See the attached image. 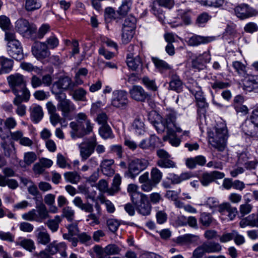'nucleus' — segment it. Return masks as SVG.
Here are the masks:
<instances>
[{"label":"nucleus","mask_w":258,"mask_h":258,"mask_svg":"<svg viewBox=\"0 0 258 258\" xmlns=\"http://www.w3.org/2000/svg\"><path fill=\"white\" fill-rule=\"evenodd\" d=\"M209 143L219 151H223L226 145L228 139V131L223 122L217 123L212 130L208 132Z\"/></svg>","instance_id":"1"},{"label":"nucleus","mask_w":258,"mask_h":258,"mask_svg":"<svg viewBox=\"0 0 258 258\" xmlns=\"http://www.w3.org/2000/svg\"><path fill=\"white\" fill-rule=\"evenodd\" d=\"M150 174V179L148 172H145L139 178V182L141 184V188L145 192H149L156 187L161 182L163 176L162 172L157 167H153L151 169Z\"/></svg>","instance_id":"2"},{"label":"nucleus","mask_w":258,"mask_h":258,"mask_svg":"<svg viewBox=\"0 0 258 258\" xmlns=\"http://www.w3.org/2000/svg\"><path fill=\"white\" fill-rule=\"evenodd\" d=\"M34 199L36 202L35 209L24 213L22 215V217L25 220L41 223L50 217L49 211L45 204L41 201L38 202V199L36 197Z\"/></svg>","instance_id":"3"},{"label":"nucleus","mask_w":258,"mask_h":258,"mask_svg":"<svg viewBox=\"0 0 258 258\" xmlns=\"http://www.w3.org/2000/svg\"><path fill=\"white\" fill-rule=\"evenodd\" d=\"M52 94L55 95V98L58 101L57 109L61 111L63 117H68L70 112L75 110V105L70 100L67 98L65 93L52 91Z\"/></svg>","instance_id":"4"},{"label":"nucleus","mask_w":258,"mask_h":258,"mask_svg":"<svg viewBox=\"0 0 258 258\" xmlns=\"http://www.w3.org/2000/svg\"><path fill=\"white\" fill-rule=\"evenodd\" d=\"M133 197L132 202L138 213L144 216L150 215L152 207L147 196L135 194Z\"/></svg>","instance_id":"5"},{"label":"nucleus","mask_w":258,"mask_h":258,"mask_svg":"<svg viewBox=\"0 0 258 258\" xmlns=\"http://www.w3.org/2000/svg\"><path fill=\"white\" fill-rule=\"evenodd\" d=\"M73 203L75 206L86 213H90L87 216V221L91 220L90 224L92 226L98 225L100 223L99 216L94 213L93 205L88 203H83L82 199L79 197H76L73 201Z\"/></svg>","instance_id":"6"},{"label":"nucleus","mask_w":258,"mask_h":258,"mask_svg":"<svg viewBox=\"0 0 258 258\" xmlns=\"http://www.w3.org/2000/svg\"><path fill=\"white\" fill-rule=\"evenodd\" d=\"M149 162L145 159H135L132 160L128 164V169L124 173V176L134 179L141 171L147 168Z\"/></svg>","instance_id":"7"},{"label":"nucleus","mask_w":258,"mask_h":258,"mask_svg":"<svg viewBox=\"0 0 258 258\" xmlns=\"http://www.w3.org/2000/svg\"><path fill=\"white\" fill-rule=\"evenodd\" d=\"M16 30L24 37L32 38L36 32L37 27L23 18L19 19L15 23Z\"/></svg>","instance_id":"8"},{"label":"nucleus","mask_w":258,"mask_h":258,"mask_svg":"<svg viewBox=\"0 0 258 258\" xmlns=\"http://www.w3.org/2000/svg\"><path fill=\"white\" fill-rule=\"evenodd\" d=\"M157 155L159 159L157 161V165L163 168H176V164L171 158V155L163 149L157 151Z\"/></svg>","instance_id":"9"},{"label":"nucleus","mask_w":258,"mask_h":258,"mask_svg":"<svg viewBox=\"0 0 258 258\" xmlns=\"http://www.w3.org/2000/svg\"><path fill=\"white\" fill-rule=\"evenodd\" d=\"M162 119L167 127V134L168 136H174L175 135V130L176 132H181L182 130L177 125L176 123V115L174 112H169Z\"/></svg>","instance_id":"10"},{"label":"nucleus","mask_w":258,"mask_h":258,"mask_svg":"<svg viewBox=\"0 0 258 258\" xmlns=\"http://www.w3.org/2000/svg\"><path fill=\"white\" fill-rule=\"evenodd\" d=\"M174 4V0H156L151 6V12L159 18L160 21H162L164 16L160 7L171 8Z\"/></svg>","instance_id":"11"},{"label":"nucleus","mask_w":258,"mask_h":258,"mask_svg":"<svg viewBox=\"0 0 258 258\" xmlns=\"http://www.w3.org/2000/svg\"><path fill=\"white\" fill-rule=\"evenodd\" d=\"M127 93L123 90H115L112 92L111 105L116 108H124L128 104Z\"/></svg>","instance_id":"12"},{"label":"nucleus","mask_w":258,"mask_h":258,"mask_svg":"<svg viewBox=\"0 0 258 258\" xmlns=\"http://www.w3.org/2000/svg\"><path fill=\"white\" fill-rule=\"evenodd\" d=\"M75 87V84L72 82L70 77H61L54 83L51 92L54 91L55 92L62 93L64 90H72Z\"/></svg>","instance_id":"13"},{"label":"nucleus","mask_w":258,"mask_h":258,"mask_svg":"<svg viewBox=\"0 0 258 258\" xmlns=\"http://www.w3.org/2000/svg\"><path fill=\"white\" fill-rule=\"evenodd\" d=\"M70 127L71 128L70 135L72 139L82 138L84 136L90 134L93 129L89 128L88 130L87 127H84V125L78 124L76 121H72L70 122Z\"/></svg>","instance_id":"14"},{"label":"nucleus","mask_w":258,"mask_h":258,"mask_svg":"<svg viewBox=\"0 0 258 258\" xmlns=\"http://www.w3.org/2000/svg\"><path fill=\"white\" fill-rule=\"evenodd\" d=\"M97 144L94 138L91 141L82 143L79 145L80 156L82 161L86 160L94 152Z\"/></svg>","instance_id":"15"},{"label":"nucleus","mask_w":258,"mask_h":258,"mask_svg":"<svg viewBox=\"0 0 258 258\" xmlns=\"http://www.w3.org/2000/svg\"><path fill=\"white\" fill-rule=\"evenodd\" d=\"M9 86L14 92L15 89H19L26 87V82L24 76L19 73L11 75L7 77Z\"/></svg>","instance_id":"16"},{"label":"nucleus","mask_w":258,"mask_h":258,"mask_svg":"<svg viewBox=\"0 0 258 258\" xmlns=\"http://www.w3.org/2000/svg\"><path fill=\"white\" fill-rule=\"evenodd\" d=\"M32 52L38 59H44L48 57L50 52L45 42H36L32 47Z\"/></svg>","instance_id":"17"},{"label":"nucleus","mask_w":258,"mask_h":258,"mask_svg":"<svg viewBox=\"0 0 258 258\" xmlns=\"http://www.w3.org/2000/svg\"><path fill=\"white\" fill-rule=\"evenodd\" d=\"M8 52L9 55L17 60H20L23 58V49L19 41H14L13 43H8Z\"/></svg>","instance_id":"18"},{"label":"nucleus","mask_w":258,"mask_h":258,"mask_svg":"<svg viewBox=\"0 0 258 258\" xmlns=\"http://www.w3.org/2000/svg\"><path fill=\"white\" fill-rule=\"evenodd\" d=\"M210 60L211 55L207 52H205L199 55L193 56L191 60V67L196 69H203L205 64L209 62Z\"/></svg>","instance_id":"19"},{"label":"nucleus","mask_w":258,"mask_h":258,"mask_svg":"<svg viewBox=\"0 0 258 258\" xmlns=\"http://www.w3.org/2000/svg\"><path fill=\"white\" fill-rule=\"evenodd\" d=\"M159 141V138L154 135H152L149 138L142 140L139 144V147L143 150L153 152Z\"/></svg>","instance_id":"20"},{"label":"nucleus","mask_w":258,"mask_h":258,"mask_svg":"<svg viewBox=\"0 0 258 258\" xmlns=\"http://www.w3.org/2000/svg\"><path fill=\"white\" fill-rule=\"evenodd\" d=\"M126 62L128 68L132 71H137L143 67V60L141 56L132 53L127 55Z\"/></svg>","instance_id":"21"},{"label":"nucleus","mask_w":258,"mask_h":258,"mask_svg":"<svg viewBox=\"0 0 258 258\" xmlns=\"http://www.w3.org/2000/svg\"><path fill=\"white\" fill-rule=\"evenodd\" d=\"M13 93L15 95L13 101L14 104H19L23 102H27L30 99V93L27 87L21 88L18 90L15 89Z\"/></svg>","instance_id":"22"},{"label":"nucleus","mask_w":258,"mask_h":258,"mask_svg":"<svg viewBox=\"0 0 258 258\" xmlns=\"http://www.w3.org/2000/svg\"><path fill=\"white\" fill-rule=\"evenodd\" d=\"M225 176L223 172L214 171L210 173H204L200 177V181L203 186H206L214 181L215 179H222Z\"/></svg>","instance_id":"23"},{"label":"nucleus","mask_w":258,"mask_h":258,"mask_svg":"<svg viewBox=\"0 0 258 258\" xmlns=\"http://www.w3.org/2000/svg\"><path fill=\"white\" fill-rule=\"evenodd\" d=\"M130 94L132 98L138 101L144 102L148 97V94L140 86H134Z\"/></svg>","instance_id":"24"},{"label":"nucleus","mask_w":258,"mask_h":258,"mask_svg":"<svg viewBox=\"0 0 258 258\" xmlns=\"http://www.w3.org/2000/svg\"><path fill=\"white\" fill-rule=\"evenodd\" d=\"M236 16L240 19H245L253 15V10L247 5L241 4L235 7Z\"/></svg>","instance_id":"25"},{"label":"nucleus","mask_w":258,"mask_h":258,"mask_svg":"<svg viewBox=\"0 0 258 258\" xmlns=\"http://www.w3.org/2000/svg\"><path fill=\"white\" fill-rule=\"evenodd\" d=\"M239 225L241 228H244L247 226L258 227V212L251 214L242 219L240 221Z\"/></svg>","instance_id":"26"},{"label":"nucleus","mask_w":258,"mask_h":258,"mask_svg":"<svg viewBox=\"0 0 258 258\" xmlns=\"http://www.w3.org/2000/svg\"><path fill=\"white\" fill-rule=\"evenodd\" d=\"M30 117L34 123L39 122L43 118V112L42 107L37 104H33L30 107Z\"/></svg>","instance_id":"27"},{"label":"nucleus","mask_w":258,"mask_h":258,"mask_svg":"<svg viewBox=\"0 0 258 258\" xmlns=\"http://www.w3.org/2000/svg\"><path fill=\"white\" fill-rule=\"evenodd\" d=\"M66 248V245L64 243H56L55 242H52L49 244L45 249L51 254H54L57 252H59L62 256L66 257L67 255V253L65 251Z\"/></svg>","instance_id":"28"},{"label":"nucleus","mask_w":258,"mask_h":258,"mask_svg":"<svg viewBox=\"0 0 258 258\" xmlns=\"http://www.w3.org/2000/svg\"><path fill=\"white\" fill-rule=\"evenodd\" d=\"M199 239V237L197 235L186 234L177 237L174 242L179 245L193 243L197 242Z\"/></svg>","instance_id":"29"},{"label":"nucleus","mask_w":258,"mask_h":258,"mask_svg":"<svg viewBox=\"0 0 258 258\" xmlns=\"http://www.w3.org/2000/svg\"><path fill=\"white\" fill-rule=\"evenodd\" d=\"M213 40L210 37H203L199 35H193L188 38L186 41L187 44L191 46H198L201 44L208 43Z\"/></svg>","instance_id":"30"},{"label":"nucleus","mask_w":258,"mask_h":258,"mask_svg":"<svg viewBox=\"0 0 258 258\" xmlns=\"http://www.w3.org/2000/svg\"><path fill=\"white\" fill-rule=\"evenodd\" d=\"M114 160L113 159H104L101 163L100 167L103 174L107 176H111L114 173L113 168Z\"/></svg>","instance_id":"31"},{"label":"nucleus","mask_w":258,"mask_h":258,"mask_svg":"<svg viewBox=\"0 0 258 258\" xmlns=\"http://www.w3.org/2000/svg\"><path fill=\"white\" fill-rule=\"evenodd\" d=\"M206 158L201 155L197 156L194 158H189L186 159L185 164L186 166L190 169H194L197 165L203 166L206 163Z\"/></svg>","instance_id":"32"},{"label":"nucleus","mask_w":258,"mask_h":258,"mask_svg":"<svg viewBox=\"0 0 258 258\" xmlns=\"http://www.w3.org/2000/svg\"><path fill=\"white\" fill-rule=\"evenodd\" d=\"M13 67V61L4 56L0 57V75L9 73Z\"/></svg>","instance_id":"33"},{"label":"nucleus","mask_w":258,"mask_h":258,"mask_svg":"<svg viewBox=\"0 0 258 258\" xmlns=\"http://www.w3.org/2000/svg\"><path fill=\"white\" fill-rule=\"evenodd\" d=\"M152 60L155 68L161 73L170 70L172 69L171 66L167 62L158 57H152Z\"/></svg>","instance_id":"34"},{"label":"nucleus","mask_w":258,"mask_h":258,"mask_svg":"<svg viewBox=\"0 0 258 258\" xmlns=\"http://www.w3.org/2000/svg\"><path fill=\"white\" fill-rule=\"evenodd\" d=\"M258 127L254 124L250 120L246 121L242 125L243 132L246 135L253 137L257 135Z\"/></svg>","instance_id":"35"},{"label":"nucleus","mask_w":258,"mask_h":258,"mask_svg":"<svg viewBox=\"0 0 258 258\" xmlns=\"http://www.w3.org/2000/svg\"><path fill=\"white\" fill-rule=\"evenodd\" d=\"M132 5V1L124 0L122 2L121 5L118 8L116 12L120 19L124 17L130 12Z\"/></svg>","instance_id":"36"},{"label":"nucleus","mask_w":258,"mask_h":258,"mask_svg":"<svg viewBox=\"0 0 258 258\" xmlns=\"http://www.w3.org/2000/svg\"><path fill=\"white\" fill-rule=\"evenodd\" d=\"M72 90V96L73 98L76 101H85L87 100L86 95L87 92L82 87L78 88Z\"/></svg>","instance_id":"37"},{"label":"nucleus","mask_w":258,"mask_h":258,"mask_svg":"<svg viewBox=\"0 0 258 258\" xmlns=\"http://www.w3.org/2000/svg\"><path fill=\"white\" fill-rule=\"evenodd\" d=\"M37 240L39 243L45 245L50 242V235L42 226L38 229Z\"/></svg>","instance_id":"38"},{"label":"nucleus","mask_w":258,"mask_h":258,"mask_svg":"<svg viewBox=\"0 0 258 258\" xmlns=\"http://www.w3.org/2000/svg\"><path fill=\"white\" fill-rule=\"evenodd\" d=\"M61 221V218L59 215L54 216L52 219H48L45 224L52 232H55L57 231L59 227V224Z\"/></svg>","instance_id":"39"},{"label":"nucleus","mask_w":258,"mask_h":258,"mask_svg":"<svg viewBox=\"0 0 258 258\" xmlns=\"http://www.w3.org/2000/svg\"><path fill=\"white\" fill-rule=\"evenodd\" d=\"M206 253L219 252L221 250V245L215 242H208L203 243Z\"/></svg>","instance_id":"40"},{"label":"nucleus","mask_w":258,"mask_h":258,"mask_svg":"<svg viewBox=\"0 0 258 258\" xmlns=\"http://www.w3.org/2000/svg\"><path fill=\"white\" fill-rule=\"evenodd\" d=\"M76 123L78 124H82V125H86L87 127V129L89 128H93V124L91 123L90 120L88 118L87 115L83 112H80L77 114L76 117Z\"/></svg>","instance_id":"41"},{"label":"nucleus","mask_w":258,"mask_h":258,"mask_svg":"<svg viewBox=\"0 0 258 258\" xmlns=\"http://www.w3.org/2000/svg\"><path fill=\"white\" fill-rule=\"evenodd\" d=\"M214 220L210 213L203 212L200 215L199 222L203 226L207 228L210 226Z\"/></svg>","instance_id":"42"},{"label":"nucleus","mask_w":258,"mask_h":258,"mask_svg":"<svg viewBox=\"0 0 258 258\" xmlns=\"http://www.w3.org/2000/svg\"><path fill=\"white\" fill-rule=\"evenodd\" d=\"M169 87L171 90L180 92L182 89V83L179 77L174 75L172 77L169 83Z\"/></svg>","instance_id":"43"},{"label":"nucleus","mask_w":258,"mask_h":258,"mask_svg":"<svg viewBox=\"0 0 258 258\" xmlns=\"http://www.w3.org/2000/svg\"><path fill=\"white\" fill-rule=\"evenodd\" d=\"M132 129L137 134L142 135L145 131V124L141 119L136 118L132 124Z\"/></svg>","instance_id":"44"},{"label":"nucleus","mask_w":258,"mask_h":258,"mask_svg":"<svg viewBox=\"0 0 258 258\" xmlns=\"http://www.w3.org/2000/svg\"><path fill=\"white\" fill-rule=\"evenodd\" d=\"M25 9L27 11L32 12L40 9L41 4L38 0H25Z\"/></svg>","instance_id":"45"},{"label":"nucleus","mask_w":258,"mask_h":258,"mask_svg":"<svg viewBox=\"0 0 258 258\" xmlns=\"http://www.w3.org/2000/svg\"><path fill=\"white\" fill-rule=\"evenodd\" d=\"M65 179L71 183L77 184L81 179L80 175L77 172H67L64 173Z\"/></svg>","instance_id":"46"},{"label":"nucleus","mask_w":258,"mask_h":258,"mask_svg":"<svg viewBox=\"0 0 258 258\" xmlns=\"http://www.w3.org/2000/svg\"><path fill=\"white\" fill-rule=\"evenodd\" d=\"M104 17L106 19H113L117 23L119 22L120 20V18L117 14V13H116L114 10L111 7H107L105 9Z\"/></svg>","instance_id":"47"},{"label":"nucleus","mask_w":258,"mask_h":258,"mask_svg":"<svg viewBox=\"0 0 258 258\" xmlns=\"http://www.w3.org/2000/svg\"><path fill=\"white\" fill-rule=\"evenodd\" d=\"M121 249L115 244H110L104 247V253L107 255L118 254Z\"/></svg>","instance_id":"48"},{"label":"nucleus","mask_w":258,"mask_h":258,"mask_svg":"<svg viewBox=\"0 0 258 258\" xmlns=\"http://www.w3.org/2000/svg\"><path fill=\"white\" fill-rule=\"evenodd\" d=\"M99 133L100 136L104 139L113 137L111 129L108 124L101 125L99 128Z\"/></svg>","instance_id":"49"},{"label":"nucleus","mask_w":258,"mask_h":258,"mask_svg":"<svg viewBox=\"0 0 258 258\" xmlns=\"http://www.w3.org/2000/svg\"><path fill=\"white\" fill-rule=\"evenodd\" d=\"M121 177L119 174H116L113 178L112 185L109 191L111 195L118 192L120 190Z\"/></svg>","instance_id":"50"},{"label":"nucleus","mask_w":258,"mask_h":258,"mask_svg":"<svg viewBox=\"0 0 258 258\" xmlns=\"http://www.w3.org/2000/svg\"><path fill=\"white\" fill-rule=\"evenodd\" d=\"M134 34V31L133 29H131L127 28H122V41L124 43H128Z\"/></svg>","instance_id":"51"},{"label":"nucleus","mask_w":258,"mask_h":258,"mask_svg":"<svg viewBox=\"0 0 258 258\" xmlns=\"http://www.w3.org/2000/svg\"><path fill=\"white\" fill-rule=\"evenodd\" d=\"M232 67L239 75L245 77L247 75L246 67L244 64L239 61H234L232 63Z\"/></svg>","instance_id":"52"},{"label":"nucleus","mask_w":258,"mask_h":258,"mask_svg":"<svg viewBox=\"0 0 258 258\" xmlns=\"http://www.w3.org/2000/svg\"><path fill=\"white\" fill-rule=\"evenodd\" d=\"M1 147L4 151V155L5 157L10 158L15 154V148L14 144H12V147H10L6 142L1 143Z\"/></svg>","instance_id":"53"},{"label":"nucleus","mask_w":258,"mask_h":258,"mask_svg":"<svg viewBox=\"0 0 258 258\" xmlns=\"http://www.w3.org/2000/svg\"><path fill=\"white\" fill-rule=\"evenodd\" d=\"M17 245H21L24 248L29 251H32L35 248L34 243L31 239H24L16 243Z\"/></svg>","instance_id":"54"},{"label":"nucleus","mask_w":258,"mask_h":258,"mask_svg":"<svg viewBox=\"0 0 258 258\" xmlns=\"http://www.w3.org/2000/svg\"><path fill=\"white\" fill-rule=\"evenodd\" d=\"M50 31V27L47 24H42L38 29V31L36 30L35 38L37 39H42L45 35Z\"/></svg>","instance_id":"55"},{"label":"nucleus","mask_w":258,"mask_h":258,"mask_svg":"<svg viewBox=\"0 0 258 258\" xmlns=\"http://www.w3.org/2000/svg\"><path fill=\"white\" fill-rule=\"evenodd\" d=\"M142 83L148 89L153 91L157 90L158 87L155 80H151L148 77H144L142 78Z\"/></svg>","instance_id":"56"},{"label":"nucleus","mask_w":258,"mask_h":258,"mask_svg":"<svg viewBox=\"0 0 258 258\" xmlns=\"http://www.w3.org/2000/svg\"><path fill=\"white\" fill-rule=\"evenodd\" d=\"M136 18L131 15L125 19L124 22L122 25V27L134 30L136 27Z\"/></svg>","instance_id":"57"},{"label":"nucleus","mask_w":258,"mask_h":258,"mask_svg":"<svg viewBox=\"0 0 258 258\" xmlns=\"http://www.w3.org/2000/svg\"><path fill=\"white\" fill-rule=\"evenodd\" d=\"M190 91L194 95L197 102L206 99L200 87L196 86Z\"/></svg>","instance_id":"58"},{"label":"nucleus","mask_w":258,"mask_h":258,"mask_svg":"<svg viewBox=\"0 0 258 258\" xmlns=\"http://www.w3.org/2000/svg\"><path fill=\"white\" fill-rule=\"evenodd\" d=\"M62 216L67 219L68 221L73 220L75 216V211L70 207H66L62 209Z\"/></svg>","instance_id":"59"},{"label":"nucleus","mask_w":258,"mask_h":258,"mask_svg":"<svg viewBox=\"0 0 258 258\" xmlns=\"http://www.w3.org/2000/svg\"><path fill=\"white\" fill-rule=\"evenodd\" d=\"M45 42L48 46V49H54L59 44L58 39L54 35L49 37Z\"/></svg>","instance_id":"60"},{"label":"nucleus","mask_w":258,"mask_h":258,"mask_svg":"<svg viewBox=\"0 0 258 258\" xmlns=\"http://www.w3.org/2000/svg\"><path fill=\"white\" fill-rule=\"evenodd\" d=\"M10 131L5 127V120L0 118V138L5 140L9 137Z\"/></svg>","instance_id":"61"},{"label":"nucleus","mask_w":258,"mask_h":258,"mask_svg":"<svg viewBox=\"0 0 258 258\" xmlns=\"http://www.w3.org/2000/svg\"><path fill=\"white\" fill-rule=\"evenodd\" d=\"M230 84L227 82H222L216 80L214 83L211 84L212 88L214 90L223 89L228 88Z\"/></svg>","instance_id":"62"},{"label":"nucleus","mask_w":258,"mask_h":258,"mask_svg":"<svg viewBox=\"0 0 258 258\" xmlns=\"http://www.w3.org/2000/svg\"><path fill=\"white\" fill-rule=\"evenodd\" d=\"M37 159L36 155L33 152L26 153L24 155V160L27 165H30L33 163Z\"/></svg>","instance_id":"63"},{"label":"nucleus","mask_w":258,"mask_h":258,"mask_svg":"<svg viewBox=\"0 0 258 258\" xmlns=\"http://www.w3.org/2000/svg\"><path fill=\"white\" fill-rule=\"evenodd\" d=\"M33 96L36 99L42 101L47 99L49 95V92H46L44 90H40L35 91L33 94Z\"/></svg>","instance_id":"64"}]
</instances>
